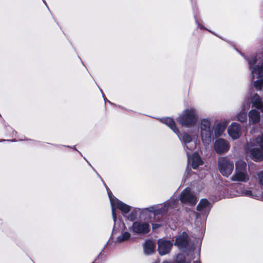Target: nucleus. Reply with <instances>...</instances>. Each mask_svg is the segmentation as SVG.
<instances>
[{
    "mask_svg": "<svg viewBox=\"0 0 263 263\" xmlns=\"http://www.w3.org/2000/svg\"><path fill=\"white\" fill-rule=\"evenodd\" d=\"M199 116L195 108L184 109L176 118V121L182 127L190 128L194 126L198 122Z\"/></svg>",
    "mask_w": 263,
    "mask_h": 263,
    "instance_id": "1",
    "label": "nucleus"
},
{
    "mask_svg": "<svg viewBox=\"0 0 263 263\" xmlns=\"http://www.w3.org/2000/svg\"><path fill=\"white\" fill-rule=\"evenodd\" d=\"M247 164L243 161L240 160L235 164V171L233 175L231 177V180L247 182L249 180V175L247 172Z\"/></svg>",
    "mask_w": 263,
    "mask_h": 263,
    "instance_id": "2",
    "label": "nucleus"
},
{
    "mask_svg": "<svg viewBox=\"0 0 263 263\" xmlns=\"http://www.w3.org/2000/svg\"><path fill=\"white\" fill-rule=\"evenodd\" d=\"M161 122L167 125L185 144L189 143L192 141V137L189 134L184 133L182 135H181L173 118L170 117L163 118L161 119Z\"/></svg>",
    "mask_w": 263,
    "mask_h": 263,
    "instance_id": "3",
    "label": "nucleus"
},
{
    "mask_svg": "<svg viewBox=\"0 0 263 263\" xmlns=\"http://www.w3.org/2000/svg\"><path fill=\"white\" fill-rule=\"evenodd\" d=\"M111 193H108V196L110 201V203L112 207V215L115 221L117 220V215L115 211V209L120 210L121 212L125 214L128 213L130 211L131 207L119 200L118 199L115 198L114 199L111 195Z\"/></svg>",
    "mask_w": 263,
    "mask_h": 263,
    "instance_id": "4",
    "label": "nucleus"
},
{
    "mask_svg": "<svg viewBox=\"0 0 263 263\" xmlns=\"http://www.w3.org/2000/svg\"><path fill=\"white\" fill-rule=\"evenodd\" d=\"M218 166L220 173L222 176L229 177L234 169V163L226 157H222L218 160Z\"/></svg>",
    "mask_w": 263,
    "mask_h": 263,
    "instance_id": "5",
    "label": "nucleus"
},
{
    "mask_svg": "<svg viewBox=\"0 0 263 263\" xmlns=\"http://www.w3.org/2000/svg\"><path fill=\"white\" fill-rule=\"evenodd\" d=\"M201 137L203 143H209L211 141L212 132L211 130V121L208 119H203L200 124Z\"/></svg>",
    "mask_w": 263,
    "mask_h": 263,
    "instance_id": "6",
    "label": "nucleus"
},
{
    "mask_svg": "<svg viewBox=\"0 0 263 263\" xmlns=\"http://www.w3.org/2000/svg\"><path fill=\"white\" fill-rule=\"evenodd\" d=\"M180 200L182 203H189L192 206H194L197 201L196 196L191 193L189 187L185 188L181 192Z\"/></svg>",
    "mask_w": 263,
    "mask_h": 263,
    "instance_id": "7",
    "label": "nucleus"
},
{
    "mask_svg": "<svg viewBox=\"0 0 263 263\" xmlns=\"http://www.w3.org/2000/svg\"><path fill=\"white\" fill-rule=\"evenodd\" d=\"M131 230L137 234H146L151 231L150 226L147 222L138 221L133 222Z\"/></svg>",
    "mask_w": 263,
    "mask_h": 263,
    "instance_id": "8",
    "label": "nucleus"
},
{
    "mask_svg": "<svg viewBox=\"0 0 263 263\" xmlns=\"http://www.w3.org/2000/svg\"><path fill=\"white\" fill-rule=\"evenodd\" d=\"M214 148L217 154L222 155L229 151L230 144L227 140L222 138H219L214 142Z\"/></svg>",
    "mask_w": 263,
    "mask_h": 263,
    "instance_id": "9",
    "label": "nucleus"
},
{
    "mask_svg": "<svg viewBox=\"0 0 263 263\" xmlns=\"http://www.w3.org/2000/svg\"><path fill=\"white\" fill-rule=\"evenodd\" d=\"M173 246V243L169 240L159 239L158 240V251L162 256L169 253Z\"/></svg>",
    "mask_w": 263,
    "mask_h": 263,
    "instance_id": "10",
    "label": "nucleus"
},
{
    "mask_svg": "<svg viewBox=\"0 0 263 263\" xmlns=\"http://www.w3.org/2000/svg\"><path fill=\"white\" fill-rule=\"evenodd\" d=\"M189 242V237L186 232H183L181 235L176 236L174 245L181 248H186Z\"/></svg>",
    "mask_w": 263,
    "mask_h": 263,
    "instance_id": "11",
    "label": "nucleus"
},
{
    "mask_svg": "<svg viewBox=\"0 0 263 263\" xmlns=\"http://www.w3.org/2000/svg\"><path fill=\"white\" fill-rule=\"evenodd\" d=\"M240 131V126L237 123H232L228 129L229 135L233 139H237L239 137Z\"/></svg>",
    "mask_w": 263,
    "mask_h": 263,
    "instance_id": "12",
    "label": "nucleus"
},
{
    "mask_svg": "<svg viewBox=\"0 0 263 263\" xmlns=\"http://www.w3.org/2000/svg\"><path fill=\"white\" fill-rule=\"evenodd\" d=\"M252 159L255 162L263 160V151L260 148H253L250 150Z\"/></svg>",
    "mask_w": 263,
    "mask_h": 263,
    "instance_id": "13",
    "label": "nucleus"
},
{
    "mask_svg": "<svg viewBox=\"0 0 263 263\" xmlns=\"http://www.w3.org/2000/svg\"><path fill=\"white\" fill-rule=\"evenodd\" d=\"M143 248L146 254H151L155 252L156 245L152 240L148 239L145 241Z\"/></svg>",
    "mask_w": 263,
    "mask_h": 263,
    "instance_id": "14",
    "label": "nucleus"
},
{
    "mask_svg": "<svg viewBox=\"0 0 263 263\" xmlns=\"http://www.w3.org/2000/svg\"><path fill=\"white\" fill-rule=\"evenodd\" d=\"M249 117L252 120L253 123H257L260 121V113L255 109H252L249 111Z\"/></svg>",
    "mask_w": 263,
    "mask_h": 263,
    "instance_id": "15",
    "label": "nucleus"
},
{
    "mask_svg": "<svg viewBox=\"0 0 263 263\" xmlns=\"http://www.w3.org/2000/svg\"><path fill=\"white\" fill-rule=\"evenodd\" d=\"M253 105L258 109H261L263 107L261 99L258 94H255L251 99Z\"/></svg>",
    "mask_w": 263,
    "mask_h": 263,
    "instance_id": "16",
    "label": "nucleus"
},
{
    "mask_svg": "<svg viewBox=\"0 0 263 263\" xmlns=\"http://www.w3.org/2000/svg\"><path fill=\"white\" fill-rule=\"evenodd\" d=\"M202 163V160L198 154L193 155L192 160V167L193 169H197Z\"/></svg>",
    "mask_w": 263,
    "mask_h": 263,
    "instance_id": "17",
    "label": "nucleus"
},
{
    "mask_svg": "<svg viewBox=\"0 0 263 263\" xmlns=\"http://www.w3.org/2000/svg\"><path fill=\"white\" fill-rule=\"evenodd\" d=\"M210 204L209 201L205 198L201 199L197 206V210L199 212L204 211Z\"/></svg>",
    "mask_w": 263,
    "mask_h": 263,
    "instance_id": "18",
    "label": "nucleus"
},
{
    "mask_svg": "<svg viewBox=\"0 0 263 263\" xmlns=\"http://www.w3.org/2000/svg\"><path fill=\"white\" fill-rule=\"evenodd\" d=\"M226 128V125L223 123H218L214 129L216 137H219L223 133Z\"/></svg>",
    "mask_w": 263,
    "mask_h": 263,
    "instance_id": "19",
    "label": "nucleus"
},
{
    "mask_svg": "<svg viewBox=\"0 0 263 263\" xmlns=\"http://www.w3.org/2000/svg\"><path fill=\"white\" fill-rule=\"evenodd\" d=\"M252 72L257 74L258 78L263 77V62L259 66H254L252 70Z\"/></svg>",
    "mask_w": 263,
    "mask_h": 263,
    "instance_id": "20",
    "label": "nucleus"
},
{
    "mask_svg": "<svg viewBox=\"0 0 263 263\" xmlns=\"http://www.w3.org/2000/svg\"><path fill=\"white\" fill-rule=\"evenodd\" d=\"M130 237V234L128 232H125L121 236L117 237V240L119 242H123L128 240Z\"/></svg>",
    "mask_w": 263,
    "mask_h": 263,
    "instance_id": "21",
    "label": "nucleus"
},
{
    "mask_svg": "<svg viewBox=\"0 0 263 263\" xmlns=\"http://www.w3.org/2000/svg\"><path fill=\"white\" fill-rule=\"evenodd\" d=\"M254 86L257 90H261L263 88V78L261 80H256L254 83Z\"/></svg>",
    "mask_w": 263,
    "mask_h": 263,
    "instance_id": "22",
    "label": "nucleus"
},
{
    "mask_svg": "<svg viewBox=\"0 0 263 263\" xmlns=\"http://www.w3.org/2000/svg\"><path fill=\"white\" fill-rule=\"evenodd\" d=\"M237 118L238 121H240L241 123L246 122L247 120V115L245 112H240L238 114L237 116Z\"/></svg>",
    "mask_w": 263,
    "mask_h": 263,
    "instance_id": "23",
    "label": "nucleus"
},
{
    "mask_svg": "<svg viewBox=\"0 0 263 263\" xmlns=\"http://www.w3.org/2000/svg\"><path fill=\"white\" fill-rule=\"evenodd\" d=\"M177 263H185L186 257L182 254H179L177 256Z\"/></svg>",
    "mask_w": 263,
    "mask_h": 263,
    "instance_id": "24",
    "label": "nucleus"
},
{
    "mask_svg": "<svg viewBox=\"0 0 263 263\" xmlns=\"http://www.w3.org/2000/svg\"><path fill=\"white\" fill-rule=\"evenodd\" d=\"M137 217V212L136 210H134L131 212L129 215V219L131 221H134Z\"/></svg>",
    "mask_w": 263,
    "mask_h": 263,
    "instance_id": "25",
    "label": "nucleus"
},
{
    "mask_svg": "<svg viewBox=\"0 0 263 263\" xmlns=\"http://www.w3.org/2000/svg\"><path fill=\"white\" fill-rule=\"evenodd\" d=\"M258 183L260 186H263V172L258 174Z\"/></svg>",
    "mask_w": 263,
    "mask_h": 263,
    "instance_id": "26",
    "label": "nucleus"
},
{
    "mask_svg": "<svg viewBox=\"0 0 263 263\" xmlns=\"http://www.w3.org/2000/svg\"><path fill=\"white\" fill-rule=\"evenodd\" d=\"M256 62H257V59L255 57L253 58L251 60H250L249 61V64L250 67L253 69V67H252V66H255V64H256Z\"/></svg>",
    "mask_w": 263,
    "mask_h": 263,
    "instance_id": "27",
    "label": "nucleus"
},
{
    "mask_svg": "<svg viewBox=\"0 0 263 263\" xmlns=\"http://www.w3.org/2000/svg\"><path fill=\"white\" fill-rule=\"evenodd\" d=\"M161 226H162V225L161 224H159V223H152V229H153V230H156L157 229H158L160 227H161Z\"/></svg>",
    "mask_w": 263,
    "mask_h": 263,
    "instance_id": "28",
    "label": "nucleus"
},
{
    "mask_svg": "<svg viewBox=\"0 0 263 263\" xmlns=\"http://www.w3.org/2000/svg\"><path fill=\"white\" fill-rule=\"evenodd\" d=\"M150 211L152 212L155 215H157L161 213V209H160L150 210Z\"/></svg>",
    "mask_w": 263,
    "mask_h": 263,
    "instance_id": "29",
    "label": "nucleus"
},
{
    "mask_svg": "<svg viewBox=\"0 0 263 263\" xmlns=\"http://www.w3.org/2000/svg\"><path fill=\"white\" fill-rule=\"evenodd\" d=\"M193 263H201V262L200 261L196 260L194 261Z\"/></svg>",
    "mask_w": 263,
    "mask_h": 263,
    "instance_id": "30",
    "label": "nucleus"
},
{
    "mask_svg": "<svg viewBox=\"0 0 263 263\" xmlns=\"http://www.w3.org/2000/svg\"><path fill=\"white\" fill-rule=\"evenodd\" d=\"M247 192H249V193H251V191H247Z\"/></svg>",
    "mask_w": 263,
    "mask_h": 263,
    "instance_id": "31",
    "label": "nucleus"
},
{
    "mask_svg": "<svg viewBox=\"0 0 263 263\" xmlns=\"http://www.w3.org/2000/svg\"><path fill=\"white\" fill-rule=\"evenodd\" d=\"M163 263H168V262H163Z\"/></svg>",
    "mask_w": 263,
    "mask_h": 263,
    "instance_id": "32",
    "label": "nucleus"
}]
</instances>
